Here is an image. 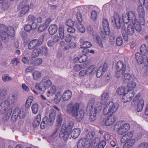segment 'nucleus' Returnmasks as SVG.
<instances>
[{"label":"nucleus","instance_id":"50","mask_svg":"<svg viewBox=\"0 0 148 148\" xmlns=\"http://www.w3.org/2000/svg\"><path fill=\"white\" fill-rule=\"evenodd\" d=\"M48 126V121H42L40 124V127L42 129H44Z\"/></svg>","mask_w":148,"mask_h":148},{"label":"nucleus","instance_id":"57","mask_svg":"<svg viewBox=\"0 0 148 148\" xmlns=\"http://www.w3.org/2000/svg\"><path fill=\"white\" fill-rule=\"evenodd\" d=\"M118 133L120 135H122L125 133L126 132L121 126L118 128Z\"/></svg>","mask_w":148,"mask_h":148},{"label":"nucleus","instance_id":"32","mask_svg":"<svg viewBox=\"0 0 148 148\" xmlns=\"http://www.w3.org/2000/svg\"><path fill=\"white\" fill-rule=\"evenodd\" d=\"M32 75L33 79L35 80H37L38 79L40 78L42 75L41 73L37 71L34 72Z\"/></svg>","mask_w":148,"mask_h":148},{"label":"nucleus","instance_id":"28","mask_svg":"<svg viewBox=\"0 0 148 148\" xmlns=\"http://www.w3.org/2000/svg\"><path fill=\"white\" fill-rule=\"evenodd\" d=\"M140 52L142 55H145L146 56L148 54V47L145 44L141 45L140 48Z\"/></svg>","mask_w":148,"mask_h":148},{"label":"nucleus","instance_id":"5","mask_svg":"<svg viewBox=\"0 0 148 148\" xmlns=\"http://www.w3.org/2000/svg\"><path fill=\"white\" fill-rule=\"evenodd\" d=\"M119 108V105L117 103H114L112 101H110L105 106L103 110V114L106 115L108 120H112V117L113 118V120H115L114 119V115L113 114Z\"/></svg>","mask_w":148,"mask_h":148},{"label":"nucleus","instance_id":"38","mask_svg":"<svg viewBox=\"0 0 148 148\" xmlns=\"http://www.w3.org/2000/svg\"><path fill=\"white\" fill-rule=\"evenodd\" d=\"M80 46L81 48L86 49L91 47L92 46V44L90 42L88 41H85Z\"/></svg>","mask_w":148,"mask_h":148},{"label":"nucleus","instance_id":"52","mask_svg":"<svg viewBox=\"0 0 148 148\" xmlns=\"http://www.w3.org/2000/svg\"><path fill=\"white\" fill-rule=\"evenodd\" d=\"M116 43L118 46H120L123 44V39L121 37H118L116 39Z\"/></svg>","mask_w":148,"mask_h":148},{"label":"nucleus","instance_id":"34","mask_svg":"<svg viewBox=\"0 0 148 148\" xmlns=\"http://www.w3.org/2000/svg\"><path fill=\"white\" fill-rule=\"evenodd\" d=\"M95 134V132L92 131L88 133L86 135V139L87 140H90L92 139L94 137Z\"/></svg>","mask_w":148,"mask_h":148},{"label":"nucleus","instance_id":"11","mask_svg":"<svg viewBox=\"0 0 148 148\" xmlns=\"http://www.w3.org/2000/svg\"><path fill=\"white\" fill-rule=\"evenodd\" d=\"M140 97L139 95H137L133 99L134 103L137 104L136 110L138 112H140L142 110L144 105V100L142 99L139 100Z\"/></svg>","mask_w":148,"mask_h":148},{"label":"nucleus","instance_id":"15","mask_svg":"<svg viewBox=\"0 0 148 148\" xmlns=\"http://www.w3.org/2000/svg\"><path fill=\"white\" fill-rule=\"evenodd\" d=\"M138 16L140 18H142L141 24L144 25L145 22L144 20L145 15V11L144 8L141 5H139L138 8Z\"/></svg>","mask_w":148,"mask_h":148},{"label":"nucleus","instance_id":"12","mask_svg":"<svg viewBox=\"0 0 148 148\" xmlns=\"http://www.w3.org/2000/svg\"><path fill=\"white\" fill-rule=\"evenodd\" d=\"M126 66L123 64V62L122 61H119L117 63L116 68L118 71L115 74V75L116 77L119 78L120 76L119 75V72L121 71H122V73H125L126 70Z\"/></svg>","mask_w":148,"mask_h":148},{"label":"nucleus","instance_id":"24","mask_svg":"<svg viewBox=\"0 0 148 148\" xmlns=\"http://www.w3.org/2000/svg\"><path fill=\"white\" fill-rule=\"evenodd\" d=\"M58 30V27L57 25L55 24L51 25L49 28V32L51 35H54Z\"/></svg>","mask_w":148,"mask_h":148},{"label":"nucleus","instance_id":"1","mask_svg":"<svg viewBox=\"0 0 148 148\" xmlns=\"http://www.w3.org/2000/svg\"><path fill=\"white\" fill-rule=\"evenodd\" d=\"M17 97L15 95H12L10 96L7 100L3 101L0 104V114H3L7 111L3 120H8L10 118L12 111V107L16 101Z\"/></svg>","mask_w":148,"mask_h":148},{"label":"nucleus","instance_id":"55","mask_svg":"<svg viewBox=\"0 0 148 148\" xmlns=\"http://www.w3.org/2000/svg\"><path fill=\"white\" fill-rule=\"evenodd\" d=\"M97 15V13L96 11L93 10L92 12L91 18L92 20H95L96 19Z\"/></svg>","mask_w":148,"mask_h":148},{"label":"nucleus","instance_id":"63","mask_svg":"<svg viewBox=\"0 0 148 148\" xmlns=\"http://www.w3.org/2000/svg\"><path fill=\"white\" fill-rule=\"evenodd\" d=\"M85 75H87V73L86 71L82 70L79 73V75L80 77H84Z\"/></svg>","mask_w":148,"mask_h":148},{"label":"nucleus","instance_id":"40","mask_svg":"<svg viewBox=\"0 0 148 148\" xmlns=\"http://www.w3.org/2000/svg\"><path fill=\"white\" fill-rule=\"evenodd\" d=\"M109 31L104 30L101 31L100 33L101 38L102 39H106L108 34H109Z\"/></svg>","mask_w":148,"mask_h":148},{"label":"nucleus","instance_id":"37","mask_svg":"<svg viewBox=\"0 0 148 148\" xmlns=\"http://www.w3.org/2000/svg\"><path fill=\"white\" fill-rule=\"evenodd\" d=\"M40 52L38 48L34 49L31 55L32 57L33 58L37 57L39 55H40Z\"/></svg>","mask_w":148,"mask_h":148},{"label":"nucleus","instance_id":"8","mask_svg":"<svg viewBox=\"0 0 148 148\" xmlns=\"http://www.w3.org/2000/svg\"><path fill=\"white\" fill-rule=\"evenodd\" d=\"M136 58L139 64L143 63L145 65L148 64V59L147 56L137 52L135 55Z\"/></svg>","mask_w":148,"mask_h":148},{"label":"nucleus","instance_id":"4","mask_svg":"<svg viewBox=\"0 0 148 148\" xmlns=\"http://www.w3.org/2000/svg\"><path fill=\"white\" fill-rule=\"evenodd\" d=\"M87 108L90 110V120H95L96 119V114L101 110V106L100 104L99 105L95 104V100L94 99L92 98L89 101Z\"/></svg>","mask_w":148,"mask_h":148},{"label":"nucleus","instance_id":"29","mask_svg":"<svg viewBox=\"0 0 148 148\" xmlns=\"http://www.w3.org/2000/svg\"><path fill=\"white\" fill-rule=\"evenodd\" d=\"M56 91V88L55 86H52L50 88L49 90L47 92V96L49 97L54 95Z\"/></svg>","mask_w":148,"mask_h":148},{"label":"nucleus","instance_id":"44","mask_svg":"<svg viewBox=\"0 0 148 148\" xmlns=\"http://www.w3.org/2000/svg\"><path fill=\"white\" fill-rule=\"evenodd\" d=\"M61 97L60 92H58L56 95V97L54 98V100L56 103H58L60 101Z\"/></svg>","mask_w":148,"mask_h":148},{"label":"nucleus","instance_id":"26","mask_svg":"<svg viewBox=\"0 0 148 148\" xmlns=\"http://www.w3.org/2000/svg\"><path fill=\"white\" fill-rule=\"evenodd\" d=\"M96 66L95 65H93L90 66L86 70L87 72V75L90 74H93L96 72Z\"/></svg>","mask_w":148,"mask_h":148},{"label":"nucleus","instance_id":"33","mask_svg":"<svg viewBox=\"0 0 148 148\" xmlns=\"http://www.w3.org/2000/svg\"><path fill=\"white\" fill-rule=\"evenodd\" d=\"M56 116V111L53 109H51L49 115V120H54Z\"/></svg>","mask_w":148,"mask_h":148},{"label":"nucleus","instance_id":"49","mask_svg":"<svg viewBox=\"0 0 148 148\" xmlns=\"http://www.w3.org/2000/svg\"><path fill=\"white\" fill-rule=\"evenodd\" d=\"M35 87L36 89L39 91L40 93H42L44 92L42 90V88L40 83H38L36 84Z\"/></svg>","mask_w":148,"mask_h":148},{"label":"nucleus","instance_id":"60","mask_svg":"<svg viewBox=\"0 0 148 148\" xmlns=\"http://www.w3.org/2000/svg\"><path fill=\"white\" fill-rule=\"evenodd\" d=\"M66 25L68 27H73L74 23L73 21L71 19L68 20L66 23Z\"/></svg>","mask_w":148,"mask_h":148},{"label":"nucleus","instance_id":"17","mask_svg":"<svg viewBox=\"0 0 148 148\" xmlns=\"http://www.w3.org/2000/svg\"><path fill=\"white\" fill-rule=\"evenodd\" d=\"M130 22L132 24L136 23L138 20L136 19L135 13L132 11H129L128 12Z\"/></svg>","mask_w":148,"mask_h":148},{"label":"nucleus","instance_id":"43","mask_svg":"<svg viewBox=\"0 0 148 148\" xmlns=\"http://www.w3.org/2000/svg\"><path fill=\"white\" fill-rule=\"evenodd\" d=\"M7 91L5 89L0 90V98L3 99L5 98L7 95Z\"/></svg>","mask_w":148,"mask_h":148},{"label":"nucleus","instance_id":"41","mask_svg":"<svg viewBox=\"0 0 148 148\" xmlns=\"http://www.w3.org/2000/svg\"><path fill=\"white\" fill-rule=\"evenodd\" d=\"M132 25L134 27V29H135L136 31L138 32L141 31L142 29L140 23L138 22V20L137 21L136 23Z\"/></svg>","mask_w":148,"mask_h":148},{"label":"nucleus","instance_id":"51","mask_svg":"<svg viewBox=\"0 0 148 148\" xmlns=\"http://www.w3.org/2000/svg\"><path fill=\"white\" fill-rule=\"evenodd\" d=\"M47 27L44 24L40 25L38 27V32H41L44 31L47 29Z\"/></svg>","mask_w":148,"mask_h":148},{"label":"nucleus","instance_id":"36","mask_svg":"<svg viewBox=\"0 0 148 148\" xmlns=\"http://www.w3.org/2000/svg\"><path fill=\"white\" fill-rule=\"evenodd\" d=\"M32 112L34 114H36L38 112V106L37 103L33 104L32 106Z\"/></svg>","mask_w":148,"mask_h":148},{"label":"nucleus","instance_id":"13","mask_svg":"<svg viewBox=\"0 0 148 148\" xmlns=\"http://www.w3.org/2000/svg\"><path fill=\"white\" fill-rule=\"evenodd\" d=\"M79 108V104L78 103H76L73 106L71 105H68L67 107L66 111L67 113H72L73 115L75 114L77 112Z\"/></svg>","mask_w":148,"mask_h":148},{"label":"nucleus","instance_id":"21","mask_svg":"<svg viewBox=\"0 0 148 148\" xmlns=\"http://www.w3.org/2000/svg\"><path fill=\"white\" fill-rule=\"evenodd\" d=\"M72 93L69 90H66L62 96L64 101H67L69 100L71 97Z\"/></svg>","mask_w":148,"mask_h":148},{"label":"nucleus","instance_id":"25","mask_svg":"<svg viewBox=\"0 0 148 148\" xmlns=\"http://www.w3.org/2000/svg\"><path fill=\"white\" fill-rule=\"evenodd\" d=\"M136 85V83L132 81L128 83L127 86V88L128 89V92H133V93H134V89L135 88Z\"/></svg>","mask_w":148,"mask_h":148},{"label":"nucleus","instance_id":"27","mask_svg":"<svg viewBox=\"0 0 148 148\" xmlns=\"http://www.w3.org/2000/svg\"><path fill=\"white\" fill-rule=\"evenodd\" d=\"M135 139H129L123 145V148H128L132 146L135 143Z\"/></svg>","mask_w":148,"mask_h":148},{"label":"nucleus","instance_id":"45","mask_svg":"<svg viewBox=\"0 0 148 148\" xmlns=\"http://www.w3.org/2000/svg\"><path fill=\"white\" fill-rule=\"evenodd\" d=\"M2 79L4 82L10 81L12 80V78L6 74L4 75L2 77Z\"/></svg>","mask_w":148,"mask_h":148},{"label":"nucleus","instance_id":"47","mask_svg":"<svg viewBox=\"0 0 148 148\" xmlns=\"http://www.w3.org/2000/svg\"><path fill=\"white\" fill-rule=\"evenodd\" d=\"M28 48L30 50H32L36 48L33 40H31L29 43Z\"/></svg>","mask_w":148,"mask_h":148},{"label":"nucleus","instance_id":"62","mask_svg":"<svg viewBox=\"0 0 148 148\" xmlns=\"http://www.w3.org/2000/svg\"><path fill=\"white\" fill-rule=\"evenodd\" d=\"M73 69L74 71L77 72L82 69V66L80 65H76L73 67Z\"/></svg>","mask_w":148,"mask_h":148},{"label":"nucleus","instance_id":"61","mask_svg":"<svg viewBox=\"0 0 148 148\" xmlns=\"http://www.w3.org/2000/svg\"><path fill=\"white\" fill-rule=\"evenodd\" d=\"M106 144V142L105 140H102L99 143L97 148H103Z\"/></svg>","mask_w":148,"mask_h":148},{"label":"nucleus","instance_id":"48","mask_svg":"<svg viewBox=\"0 0 148 148\" xmlns=\"http://www.w3.org/2000/svg\"><path fill=\"white\" fill-rule=\"evenodd\" d=\"M42 62V60L41 59L37 58L34 60L32 64L35 65L37 66L40 64Z\"/></svg>","mask_w":148,"mask_h":148},{"label":"nucleus","instance_id":"22","mask_svg":"<svg viewBox=\"0 0 148 148\" xmlns=\"http://www.w3.org/2000/svg\"><path fill=\"white\" fill-rule=\"evenodd\" d=\"M88 140L85 138H82L80 139L77 144L78 148H83L88 143Z\"/></svg>","mask_w":148,"mask_h":148},{"label":"nucleus","instance_id":"56","mask_svg":"<svg viewBox=\"0 0 148 148\" xmlns=\"http://www.w3.org/2000/svg\"><path fill=\"white\" fill-rule=\"evenodd\" d=\"M121 126L125 130V131H126V132L128 131L130 127V125L128 123L123 124Z\"/></svg>","mask_w":148,"mask_h":148},{"label":"nucleus","instance_id":"59","mask_svg":"<svg viewBox=\"0 0 148 148\" xmlns=\"http://www.w3.org/2000/svg\"><path fill=\"white\" fill-rule=\"evenodd\" d=\"M96 75L97 77H100L101 75L104 73L101 70V67H99L96 72Z\"/></svg>","mask_w":148,"mask_h":148},{"label":"nucleus","instance_id":"2","mask_svg":"<svg viewBox=\"0 0 148 148\" xmlns=\"http://www.w3.org/2000/svg\"><path fill=\"white\" fill-rule=\"evenodd\" d=\"M74 125L73 121H68L64 122L63 124L59 134V136L64 140H67L70 136L71 130Z\"/></svg>","mask_w":148,"mask_h":148},{"label":"nucleus","instance_id":"16","mask_svg":"<svg viewBox=\"0 0 148 148\" xmlns=\"http://www.w3.org/2000/svg\"><path fill=\"white\" fill-rule=\"evenodd\" d=\"M134 95V93L133 92H127V93H125L123 96L122 97V101L125 103L130 101Z\"/></svg>","mask_w":148,"mask_h":148},{"label":"nucleus","instance_id":"64","mask_svg":"<svg viewBox=\"0 0 148 148\" xmlns=\"http://www.w3.org/2000/svg\"><path fill=\"white\" fill-rule=\"evenodd\" d=\"M148 144L146 143H143L140 144L138 146L137 148H147Z\"/></svg>","mask_w":148,"mask_h":148},{"label":"nucleus","instance_id":"18","mask_svg":"<svg viewBox=\"0 0 148 148\" xmlns=\"http://www.w3.org/2000/svg\"><path fill=\"white\" fill-rule=\"evenodd\" d=\"M41 83L44 87L46 88L49 87L52 84L51 81L49 79L48 77L46 76L42 78Z\"/></svg>","mask_w":148,"mask_h":148},{"label":"nucleus","instance_id":"20","mask_svg":"<svg viewBox=\"0 0 148 148\" xmlns=\"http://www.w3.org/2000/svg\"><path fill=\"white\" fill-rule=\"evenodd\" d=\"M44 36L43 35L40 36L38 39H34V41L36 48L40 46L43 41Z\"/></svg>","mask_w":148,"mask_h":148},{"label":"nucleus","instance_id":"42","mask_svg":"<svg viewBox=\"0 0 148 148\" xmlns=\"http://www.w3.org/2000/svg\"><path fill=\"white\" fill-rule=\"evenodd\" d=\"M122 18L123 22L125 24H127L130 22L128 14H127L125 13L123 14H122Z\"/></svg>","mask_w":148,"mask_h":148},{"label":"nucleus","instance_id":"58","mask_svg":"<svg viewBox=\"0 0 148 148\" xmlns=\"http://www.w3.org/2000/svg\"><path fill=\"white\" fill-rule=\"evenodd\" d=\"M24 30L25 31L27 32H29L31 30H33L32 26L31 25L27 24L24 27Z\"/></svg>","mask_w":148,"mask_h":148},{"label":"nucleus","instance_id":"10","mask_svg":"<svg viewBox=\"0 0 148 148\" xmlns=\"http://www.w3.org/2000/svg\"><path fill=\"white\" fill-rule=\"evenodd\" d=\"M20 8L21 9L20 11V16H22L29 10V7L28 2L26 0H23L19 4Z\"/></svg>","mask_w":148,"mask_h":148},{"label":"nucleus","instance_id":"9","mask_svg":"<svg viewBox=\"0 0 148 148\" xmlns=\"http://www.w3.org/2000/svg\"><path fill=\"white\" fill-rule=\"evenodd\" d=\"M111 21L112 23H114L118 29H120L121 24L123 23V21H121L118 13L114 12V16L111 17Z\"/></svg>","mask_w":148,"mask_h":148},{"label":"nucleus","instance_id":"54","mask_svg":"<svg viewBox=\"0 0 148 148\" xmlns=\"http://www.w3.org/2000/svg\"><path fill=\"white\" fill-rule=\"evenodd\" d=\"M96 40L99 47L101 48L102 47H103V45L101 39L99 36H96Z\"/></svg>","mask_w":148,"mask_h":148},{"label":"nucleus","instance_id":"30","mask_svg":"<svg viewBox=\"0 0 148 148\" xmlns=\"http://www.w3.org/2000/svg\"><path fill=\"white\" fill-rule=\"evenodd\" d=\"M103 26L104 30L110 31L109 26L108 20L104 19L102 21Z\"/></svg>","mask_w":148,"mask_h":148},{"label":"nucleus","instance_id":"46","mask_svg":"<svg viewBox=\"0 0 148 148\" xmlns=\"http://www.w3.org/2000/svg\"><path fill=\"white\" fill-rule=\"evenodd\" d=\"M57 138L56 137H53L52 136L49 137L47 141L50 144L52 143L53 145H55V143L56 141Z\"/></svg>","mask_w":148,"mask_h":148},{"label":"nucleus","instance_id":"6","mask_svg":"<svg viewBox=\"0 0 148 148\" xmlns=\"http://www.w3.org/2000/svg\"><path fill=\"white\" fill-rule=\"evenodd\" d=\"M126 27L123 25L121 28V33L125 41L128 40L129 37L133 36L135 32L134 28L132 24H129L127 27V32Z\"/></svg>","mask_w":148,"mask_h":148},{"label":"nucleus","instance_id":"3","mask_svg":"<svg viewBox=\"0 0 148 148\" xmlns=\"http://www.w3.org/2000/svg\"><path fill=\"white\" fill-rule=\"evenodd\" d=\"M0 32L1 39L5 42L8 41L10 38L14 37L15 35L14 29L12 27L10 26L7 27L0 24Z\"/></svg>","mask_w":148,"mask_h":148},{"label":"nucleus","instance_id":"23","mask_svg":"<svg viewBox=\"0 0 148 148\" xmlns=\"http://www.w3.org/2000/svg\"><path fill=\"white\" fill-rule=\"evenodd\" d=\"M81 133V130L79 128L74 129L71 132V136L73 138H77L80 135Z\"/></svg>","mask_w":148,"mask_h":148},{"label":"nucleus","instance_id":"31","mask_svg":"<svg viewBox=\"0 0 148 148\" xmlns=\"http://www.w3.org/2000/svg\"><path fill=\"white\" fill-rule=\"evenodd\" d=\"M131 79V75L129 73H126L122 77V79L124 83L128 82Z\"/></svg>","mask_w":148,"mask_h":148},{"label":"nucleus","instance_id":"14","mask_svg":"<svg viewBox=\"0 0 148 148\" xmlns=\"http://www.w3.org/2000/svg\"><path fill=\"white\" fill-rule=\"evenodd\" d=\"M109 93L107 91L104 92L101 95V103H95V104H98V105H99V104H100L101 106V104H105L107 102L108 100H109Z\"/></svg>","mask_w":148,"mask_h":148},{"label":"nucleus","instance_id":"19","mask_svg":"<svg viewBox=\"0 0 148 148\" xmlns=\"http://www.w3.org/2000/svg\"><path fill=\"white\" fill-rule=\"evenodd\" d=\"M84 110H80L77 112L75 113V114L73 116H75L76 120H81L84 117Z\"/></svg>","mask_w":148,"mask_h":148},{"label":"nucleus","instance_id":"7","mask_svg":"<svg viewBox=\"0 0 148 148\" xmlns=\"http://www.w3.org/2000/svg\"><path fill=\"white\" fill-rule=\"evenodd\" d=\"M76 18L79 23H77L75 25L79 31L82 33L85 32V28L81 24L82 21V18L81 12L77 11L76 15Z\"/></svg>","mask_w":148,"mask_h":148},{"label":"nucleus","instance_id":"35","mask_svg":"<svg viewBox=\"0 0 148 148\" xmlns=\"http://www.w3.org/2000/svg\"><path fill=\"white\" fill-rule=\"evenodd\" d=\"M39 49V51L40 52V54L45 56L47 54V47H42Z\"/></svg>","mask_w":148,"mask_h":148},{"label":"nucleus","instance_id":"53","mask_svg":"<svg viewBox=\"0 0 148 148\" xmlns=\"http://www.w3.org/2000/svg\"><path fill=\"white\" fill-rule=\"evenodd\" d=\"M88 57L86 55H83L81 56L79 58V62L82 63L86 61L87 58Z\"/></svg>","mask_w":148,"mask_h":148},{"label":"nucleus","instance_id":"39","mask_svg":"<svg viewBox=\"0 0 148 148\" xmlns=\"http://www.w3.org/2000/svg\"><path fill=\"white\" fill-rule=\"evenodd\" d=\"M125 88L124 86H122L121 88H119L117 90V93L119 95H123L125 92Z\"/></svg>","mask_w":148,"mask_h":148}]
</instances>
